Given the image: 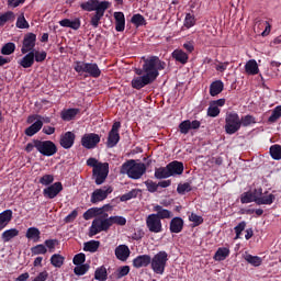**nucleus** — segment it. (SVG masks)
<instances>
[{
	"mask_svg": "<svg viewBox=\"0 0 281 281\" xmlns=\"http://www.w3.org/2000/svg\"><path fill=\"white\" fill-rule=\"evenodd\" d=\"M34 148H36L37 153L43 155V157H54V155L58 153L56 143L52 140L33 139L26 144L24 150L25 153H32Z\"/></svg>",
	"mask_w": 281,
	"mask_h": 281,
	"instance_id": "1",
	"label": "nucleus"
},
{
	"mask_svg": "<svg viewBox=\"0 0 281 281\" xmlns=\"http://www.w3.org/2000/svg\"><path fill=\"white\" fill-rule=\"evenodd\" d=\"M121 175H127L130 179H142L146 175V164L131 159L121 166Z\"/></svg>",
	"mask_w": 281,
	"mask_h": 281,
	"instance_id": "2",
	"label": "nucleus"
},
{
	"mask_svg": "<svg viewBox=\"0 0 281 281\" xmlns=\"http://www.w3.org/2000/svg\"><path fill=\"white\" fill-rule=\"evenodd\" d=\"M166 69V61L159 59L158 56H151L144 60L143 71L147 76H151V80H157L159 78V71Z\"/></svg>",
	"mask_w": 281,
	"mask_h": 281,
	"instance_id": "3",
	"label": "nucleus"
},
{
	"mask_svg": "<svg viewBox=\"0 0 281 281\" xmlns=\"http://www.w3.org/2000/svg\"><path fill=\"white\" fill-rule=\"evenodd\" d=\"M74 69L79 76L87 74L90 78H100L102 70L95 63H87L77 60L74 63Z\"/></svg>",
	"mask_w": 281,
	"mask_h": 281,
	"instance_id": "4",
	"label": "nucleus"
},
{
	"mask_svg": "<svg viewBox=\"0 0 281 281\" xmlns=\"http://www.w3.org/2000/svg\"><path fill=\"white\" fill-rule=\"evenodd\" d=\"M150 265L154 273H157L158 276H164V272L166 271V267L168 265V252H166V250H160L159 252L154 255Z\"/></svg>",
	"mask_w": 281,
	"mask_h": 281,
	"instance_id": "5",
	"label": "nucleus"
},
{
	"mask_svg": "<svg viewBox=\"0 0 281 281\" xmlns=\"http://www.w3.org/2000/svg\"><path fill=\"white\" fill-rule=\"evenodd\" d=\"M240 116L236 112H231L226 114L225 117V133L227 135H234L235 133H238L240 131Z\"/></svg>",
	"mask_w": 281,
	"mask_h": 281,
	"instance_id": "6",
	"label": "nucleus"
},
{
	"mask_svg": "<svg viewBox=\"0 0 281 281\" xmlns=\"http://www.w3.org/2000/svg\"><path fill=\"white\" fill-rule=\"evenodd\" d=\"M109 229H111L110 218L98 217L92 221L89 236H97V234H100V232H109Z\"/></svg>",
	"mask_w": 281,
	"mask_h": 281,
	"instance_id": "7",
	"label": "nucleus"
},
{
	"mask_svg": "<svg viewBox=\"0 0 281 281\" xmlns=\"http://www.w3.org/2000/svg\"><path fill=\"white\" fill-rule=\"evenodd\" d=\"M92 177L97 186H102L109 177V162L99 164V167L92 169Z\"/></svg>",
	"mask_w": 281,
	"mask_h": 281,
	"instance_id": "8",
	"label": "nucleus"
},
{
	"mask_svg": "<svg viewBox=\"0 0 281 281\" xmlns=\"http://www.w3.org/2000/svg\"><path fill=\"white\" fill-rule=\"evenodd\" d=\"M120 128H122V123L120 121H115L112 125L111 131L108 134V148H115V146L120 144Z\"/></svg>",
	"mask_w": 281,
	"mask_h": 281,
	"instance_id": "9",
	"label": "nucleus"
},
{
	"mask_svg": "<svg viewBox=\"0 0 281 281\" xmlns=\"http://www.w3.org/2000/svg\"><path fill=\"white\" fill-rule=\"evenodd\" d=\"M146 225L148 231L151 232V234H160V232H164V225L161 224L159 217L155 215V213L149 214L146 217Z\"/></svg>",
	"mask_w": 281,
	"mask_h": 281,
	"instance_id": "10",
	"label": "nucleus"
},
{
	"mask_svg": "<svg viewBox=\"0 0 281 281\" xmlns=\"http://www.w3.org/2000/svg\"><path fill=\"white\" fill-rule=\"evenodd\" d=\"M155 82L153 80V76L143 75L138 77H134L131 81L132 89H136L137 91L144 89V87H148V85H153Z\"/></svg>",
	"mask_w": 281,
	"mask_h": 281,
	"instance_id": "11",
	"label": "nucleus"
},
{
	"mask_svg": "<svg viewBox=\"0 0 281 281\" xmlns=\"http://www.w3.org/2000/svg\"><path fill=\"white\" fill-rule=\"evenodd\" d=\"M111 5L109 1H100V0H88L80 4V8L85 10V12H98L101 8H106Z\"/></svg>",
	"mask_w": 281,
	"mask_h": 281,
	"instance_id": "12",
	"label": "nucleus"
},
{
	"mask_svg": "<svg viewBox=\"0 0 281 281\" xmlns=\"http://www.w3.org/2000/svg\"><path fill=\"white\" fill-rule=\"evenodd\" d=\"M34 47H36V34L26 33L22 41L21 54H27L30 52H34Z\"/></svg>",
	"mask_w": 281,
	"mask_h": 281,
	"instance_id": "13",
	"label": "nucleus"
},
{
	"mask_svg": "<svg viewBox=\"0 0 281 281\" xmlns=\"http://www.w3.org/2000/svg\"><path fill=\"white\" fill-rule=\"evenodd\" d=\"M99 142H100V136L95 133L85 134L81 137V146H83V148H87V150H91L95 148Z\"/></svg>",
	"mask_w": 281,
	"mask_h": 281,
	"instance_id": "14",
	"label": "nucleus"
},
{
	"mask_svg": "<svg viewBox=\"0 0 281 281\" xmlns=\"http://www.w3.org/2000/svg\"><path fill=\"white\" fill-rule=\"evenodd\" d=\"M74 144H76V133L66 132L61 133L59 136V145L65 150H69V148H74Z\"/></svg>",
	"mask_w": 281,
	"mask_h": 281,
	"instance_id": "15",
	"label": "nucleus"
},
{
	"mask_svg": "<svg viewBox=\"0 0 281 281\" xmlns=\"http://www.w3.org/2000/svg\"><path fill=\"white\" fill-rule=\"evenodd\" d=\"M111 192H113V188L111 187H103L102 189H97L92 192L90 201L93 204L100 203L101 201H104L109 196V194H111Z\"/></svg>",
	"mask_w": 281,
	"mask_h": 281,
	"instance_id": "16",
	"label": "nucleus"
},
{
	"mask_svg": "<svg viewBox=\"0 0 281 281\" xmlns=\"http://www.w3.org/2000/svg\"><path fill=\"white\" fill-rule=\"evenodd\" d=\"M199 128H201V121L198 120H186L179 124V132L181 133V135H188L190 131H199Z\"/></svg>",
	"mask_w": 281,
	"mask_h": 281,
	"instance_id": "17",
	"label": "nucleus"
},
{
	"mask_svg": "<svg viewBox=\"0 0 281 281\" xmlns=\"http://www.w3.org/2000/svg\"><path fill=\"white\" fill-rule=\"evenodd\" d=\"M63 192V182H55L43 190L45 199H56Z\"/></svg>",
	"mask_w": 281,
	"mask_h": 281,
	"instance_id": "18",
	"label": "nucleus"
},
{
	"mask_svg": "<svg viewBox=\"0 0 281 281\" xmlns=\"http://www.w3.org/2000/svg\"><path fill=\"white\" fill-rule=\"evenodd\" d=\"M183 218L176 216L172 217L169 223V232L170 234H181L183 232Z\"/></svg>",
	"mask_w": 281,
	"mask_h": 281,
	"instance_id": "19",
	"label": "nucleus"
},
{
	"mask_svg": "<svg viewBox=\"0 0 281 281\" xmlns=\"http://www.w3.org/2000/svg\"><path fill=\"white\" fill-rule=\"evenodd\" d=\"M114 254L117 260H121V262H126L131 257V248H128L126 245H119L115 248Z\"/></svg>",
	"mask_w": 281,
	"mask_h": 281,
	"instance_id": "20",
	"label": "nucleus"
},
{
	"mask_svg": "<svg viewBox=\"0 0 281 281\" xmlns=\"http://www.w3.org/2000/svg\"><path fill=\"white\" fill-rule=\"evenodd\" d=\"M167 167L169 168V175L171 177H179L183 175L184 166H183V162L181 161L173 160L169 162Z\"/></svg>",
	"mask_w": 281,
	"mask_h": 281,
	"instance_id": "21",
	"label": "nucleus"
},
{
	"mask_svg": "<svg viewBox=\"0 0 281 281\" xmlns=\"http://www.w3.org/2000/svg\"><path fill=\"white\" fill-rule=\"evenodd\" d=\"M151 262L150 255H139L133 259L132 265L134 269H142L144 267H148Z\"/></svg>",
	"mask_w": 281,
	"mask_h": 281,
	"instance_id": "22",
	"label": "nucleus"
},
{
	"mask_svg": "<svg viewBox=\"0 0 281 281\" xmlns=\"http://www.w3.org/2000/svg\"><path fill=\"white\" fill-rule=\"evenodd\" d=\"M106 10H109V5L101 7L91 15L90 25H92V27H98L100 25V21H102V18L104 16V12H106Z\"/></svg>",
	"mask_w": 281,
	"mask_h": 281,
	"instance_id": "23",
	"label": "nucleus"
},
{
	"mask_svg": "<svg viewBox=\"0 0 281 281\" xmlns=\"http://www.w3.org/2000/svg\"><path fill=\"white\" fill-rule=\"evenodd\" d=\"M114 21L116 32H124V30H126V18L124 16V12H114Z\"/></svg>",
	"mask_w": 281,
	"mask_h": 281,
	"instance_id": "24",
	"label": "nucleus"
},
{
	"mask_svg": "<svg viewBox=\"0 0 281 281\" xmlns=\"http://www.w3.org/2000/svg\"><path fill=\"white\" fill-rule=\"evenodd\" d=\"M172 58H175L176 63H180V65H188V60H190V56L188 53L183 52V49H175L171 53Z\"/></svg>",
	"mask_w": 281,
	"mask_h": 281,
	"instance_id": "25",
	"label": "nucleus"
},
{
	"mask_svg": "<svg viewBox=\"0 0 281 281\" xmlns=\"http://www.w3.org/2000/svg\"><path fill=\"white\" fill-rule=\"evenodd\" d=\"M19 66L23 67V69H30V67H34V50L26 53L25 56L22 57L19 61Z\"/></svg>",
	"mask_w": 281,
	"mask_h": 281,
	"instance_id": "26",
	"label": "nucleus"
},
{
	"mask_svg": "<svg viewBox=\"0 0 281 281\" xmlns=\"http://www.w3.org/2000/svg\"><path fill=\"white\" fill-rule=\"evenodd\" d=\"M223 89H225V83L222 80H215L210 85V95L216 98V95L223 93Z\"/></svg>",
	"mask_w": 281,
	"mask_h": 281,
	"instance_id": "27",
	"label": "nucleus"
},
{
	"mask_svg": "<svg viewBox=\"0 0 281 281\" xmlns=\"http://www.w3.org/2000/svg\"><path fill=\"white\" fill-rule=\"evenodd\" d=\"M139 189H133L130 192L123 194L119 198H115L112 200V203H124L126 201H131V199H137V195L139 194Z\"/></svg>",
	"mask_w": 281,
	"mask_h": 281,
	"instance_id": "28",
	"label": "nucleus"
},
{
	"mask_svg": "<svg viewBox=\"0 0 281 281\" xmlns=\"http://www.w3.org/2000/svg\"><path fill=\"white\" fill-rule=\"evenodd\" d=\"M60 27H70V30H80V25H82V22L80 21V18H76L75 20L64 19L59 21Z\"/></svg>",
	"mask_w": 281,
	"mask_h": 281,
	"instance_id": "29",
	"label": "nucleus"
},
{
	"mask_svg": "<svg viewBox=\"0 0 281 281\" xmlns=\"http://www.w3.org/2000/svg\"><path fill=\"white\" fill-rule=\"evenodd\" d=\"M78 113H80V109L70 108L61 111L60 117L64 120V122H71V120H76V115H78Z\"/></svg>",
	"mask_w": 281,
	"mask_h": 281,
	"instance_id": "30",
	"label": "nucleus"
},
{
	"mask_svg": "<svg viewBox=\"0 0 281 281\" xmlns=\"http://www.w3.org/2000/svg\"><path fill=\"white\" fill-rule=\"evenodd\" d=\"M154 212H157V213H154V214L160 221H164L165 218H172V212L169 211L168 209H164V206H161L159 204L154 206Z\"/></svg>",
	"mask_w": 281,
	"mask_h": 281,
	"instance_id": "31",
	"label": "nucleus"
},
{
	"mask_svg": "<svg viewBox=\"0 0 281 281\" xmlns=\"http://www.w3.org/2000/svg\"><path fill=\"white\" fill-rule=\"evenodd\" d=\"M41 128H43V121L37 120L24 131V134L27 137H34V135H36V133H38Z\"/></svg>",
	"mask_w": 281,
	"mask_h": 281,
	"instance_id": "32",
	"label": "nucleus"
},
{
	"mask_svg": "<svg viewBox=\"0 0 281 281\" xmlns=\"http://www.w3.org/2000/svg\"><path fill=\"white\" fill-rule=\"evenodd\" d=\"M10 221H12V210H5L0 213V232L8 227Z\"/></svg>",
	"mask_w": 281,
	"mask_h": 281,
	"instance_id": "33",
	"label": "nucleus"
},
{
	"mask_svg": "<svg viewBox=\"0 0 281 281\" xmlns=\"http://www.w3.org/2000/svg\"><path fill=\"white\" fill-rule=\"evenodd\" d=\"M229 254L231 250L227 247H220L215 255H214V260H216V262H223V260H227V258H229Z\"/></svg>",
	"mask_w": 281,
	"mask_h": 281,
	"instance_id": "34",
	"label": "nucleus"
},
{
	"mask_svg": "<svg viewBox=\"0 0 281 281\" xmlns=\"http://www.w3.org/2000/svg\"><path fill=\"white\" fill-rule=\"evenodd\" d=\"M245 71L248 76H257V74H259L260 69L258 68L256 59H250L246 63Z\"/></svg>",
	"mask_w": 281,
	"mask_h": 281,
	"instance_id": "35",
	"label": "nucleus"
},
{
	"mask_svg": "<svg viewBox=\"0 0 281 281\" xmlns=\"http://www.w3.org/2000/svg\"><path fill=\"white\" fill-rule=\"evenodd\" d=\"M25 236L26 238H29V240H34V243H38L41 240V231L36 227H30L27 228Z\"/></svg>",
	"mask_w": 281,
	"mask_h": 281,
	"instance_id": "36",
	"label": "nucleus"
},
{
	"mask_svg": "<svg viewBox=\"0 0 281 281\" xmlns=\"http://www.w3.org/2000/svg\"><path fill=\"white\" fill-rule=\"evenodd\" d=\"M244 260H246L248 265H251V267H260V265H262V258L259 256H252L248 252L244 255Z\"/></svg>",
	"mask_w": 281,
	"mask_h": 281,
	"instance_id": "37",
	"label": "nucleus"
},
{
	"mask_svg": "<svg viewBox=\"0 0 281 281\" xmlns=\"http://www.w3.org/2000/svg\"><path fill=\"white\" fill-rule=\"evenodd\" d=\"M94 280L106 281L109 280V272H106V267L101 266L94 271Z\"/></svg>",
	"mask_w": 281,
	"mask_h": 281,
	"instance_id": "38",
	"label": "nucleus"
},
{
	"mask_svg": "<svg viewBox=\"0 0 281 281\" xmlns=\"http://www.w3.org/2000/svg\"><path fill=\"white\" fill-rule=\"evenodd\" d=\"M154 177L156 179H169V177H171V176H170L168 165L166 167L156 168Z\"/></svg>",
	"mask_w": 281,
	"mask_h": 281,
	"instance_id": "39",
	"label": "nucleus"
},
{
	"mask_svg": "<svg viewBox=\"0 0 281 281\" xmlns=\"http://www.w3.org/2000/svg\"><path fill=\"white\" fill-rule=\"evenodd\" d=\"M16 236H19V229L10 228L2 233L1 238L3 243H10V240H12V238H16Z\"/></svg>",
	"mask_w": 281,
	"mask_h": 281,
	"instance_id": "40",
	"label": "nucleus"
},
{
	"mask_svg": "<svg viewBox=\"0 0 281 281\" xmlns=\"http://www.w3.org/2000/svg\"><path fill=\"white\" fill-rule=\"evenodd\" d=\"M14 52H16V44L12 42L4 44L0 49V54H2V56H12Z\"/></svg>",
	"mask_w": 281,
	"mask_h": 281,
	"instance_id": "41",
	"label": "nucleus"
},
{
	"mask_svg": "<svg viewBox=\"0 0 281 281\" xmlns=\"http://www.w3.org/2000/svg\"><path fill=\"white\" fill-rule=\"evenodd\" d=\"M100 249V241L90 240L83 244V251H90V254H95Z\"/></svg>",
	"mask_w": 281,
	"mask_h": 281,
	"instance_id": "42",
	"label": "nucleus"
},
{
	"mask_svg": "<svg viewBox=\"0 0 281 281\" xmlns=\"http://www.w3.org/2000/svg\"><path fill=\"white\" fill-rule=\"evenodd\" d=\"M273 201H276V195H273V193L268 195L261 194V198L257 199V205H271L273 204Z\"/></svg>",
	"mask_w": 281,
	"mask_h": 281,
	"instance_id": "43",
	"label": "nucleus"
},
{
	"mask_svg": "<svg viewBox=\"0 0 281 281\" xmlns=\"http://www.w3.org/2000/svg\"><path fill=\"white\" fill-rule=\"evenodd\" d=\"M16 19V15H14V12L7 11L3 14H0V27H3L8 21H14Z\"/></svg>",
	"mask_w": 281,
	"mask_h": 281,
	"instance_id": "44",
	"label": "nucleus"
},
{
	"mask_svg": "<svg viewBox=\"0 0 281 281\" xmlns=\"http://www.w3.org/2000/svg\"><path fill=\"white\" fill-rule=\"evenodd\" d=\"M131 23H133L135 27H142V25H146V18L139 13H136L132 16Z\"/></svg>",
	"mask_w": 281,
	"mask_h": 281,
	"instance_id": "45",
	"label": "nucleus"
},
{
	"mask_svg": "<svg viewBox=\"0 0 281 281\" xmlns=\"http://www.w3.org/2000/svg\"><path fill=\"white\" fill-rule=\"evenodd\" d=\"M32 256H45L47 254V247L43 244H38L31 248Z\"/></svg>",
	"mask_w": 281,
	"mask_h": 281,
	"instance_id": "46",
	"label": "nucleus"
},
{
	"mask_svg": "<svg viewBox=\"0 0 281 281\" xmlns=\"http://www.w3.org/2000/svg\"><path fill=\"white\" fill-rule=\"evenodd\" d=\"M50 265H53V267H57L58 269H60V267L65 265V257L58 254L53 255L50 257Z\"/></svg>",
	"mask_w": 281,
	"mask_h": 281,
	"instance_id": "47",
	"label": "nucleus"
},
{
	"mask_svg": "<svg viewBox=\"0 0 281 281\" xmlns=\"http://www.w3.org/2000/svg\"><path fill=\"white\" fill-rule=\"evenodd\" d=\"M270 156L272 157V159H274L276 161H280L281 159V146L276 144L272 145L270 147Z\"/></svg>",
	"mask_w": 281,
	"mask_h": 281,
	"instance_id": "48",
	"label": "nucleus"
},
{
	"mask_svg": "<svg viewBox=\"0 0 281 281\" xmlns=\"http://www.w3.org/2000/svg\"><path fill=\"white\" fill-rule=\"evenodd\" d=\"M109 218H110L111 227L113 225H120L121 227H124V225H126V217L124 216L116 215V216H110Z\"/></svg>",
	"mask_w": 281,
	"mask_h": 281,
	"instance_id": "49",
	"label": "nucleus"
},
{
	"mask_svg": "<svg viewBox=\"0 0 281 281\" xmlns=\"http://www.w3.org/2000/svg\"><path fill=\"white\" fill-rule=\"evenodd\" d=\"M239 120H240L241 126H244V127L251 126V124H256V116H254L251 114L241 116Z\"/></svg>",
	"mask_w": 281,
	"mask_h": 281,
	"instance_id": "50",
	"label": "nucleus"
},
{
	"mask_svg": "<svg viewBox=\"0 0 281 281\" xmlns=\"http://www.w3.org/2000/svg\"><path fill=\"white\" fill-rule=\"evenodd\" d=\"M89 269H91V266L89 263H81V265L75 267L74 273L76 276H85V273H87V271H89Z\"/></svg>",
	"mask_w": 281,
	"mask_h": 281,
	"instance_id": "51",
	"label": "nucleus"
},
{
	"mask_svg": "<svg viewBox=\"0 0 281 281\" xmlns=\"http://www.w3.org/2000/svg\"><path fill=\"white\" fill-rule=\"evenodd\" d=\"M280 117H281V105H278L273 109L272 114L268 119V122H270V124H273L277 121H279Z\"/></svg>",
	"mask_w": 281,
	"mask_h": 281,
	"instance_id": "52",
	"label": "nucleus"
},
{
	"mask_svg": "<svg viewBox=\"0 0 281 281\" xmlns=\"http://www.w3.org/2000/svg\"><path fill=\"white\" fill-rule=\"evenodd\" d=\"M196 25V18H194V14L187 13L184 18V27L190 30V27H194Z\"/></svg>",
	"mask_w": 281,
	"mask_h": 281,
	"instance_id": "53",
	"label": "nucleus"
},
{
	"mask_svg": "<svg viewBox=\"0 0 281 281\" xmlns=\"http://www.w3.org/2000/svg\"><path fill=\"white\" fill-rule=\"evenodd\" d=\"M15 26L19 27V30H27L30 27V23L25 20V15H23V13L19 15Z\"/></svg>",
	"mask_w": 281,
	"mask_h": 281,
	"instance_id": "54",
	"label": "nucleus"
},
{
	"mask_svg": "<svg viewBox=\"0 0 281 281\" xmlns=\"http://www.w3.org/2000/svg\"><path fill=\"white\" fill-rule=\"evenodd\" d=\"M240 203H256V199L254 198L251 191L244 192L240 196Z\"/></svg>",
	"mask_w": 281,
	"mask_h": 281,
	"instance_id": "55",
	"label": "nucleus"
},
{
	"mask_svg": "<svg viewBox=\"0 0 281 281\" xmlns=\"http://www.w3.org/2000/svg\"><path fill=\"white\" fill-rule=\"evenodd\" d=\"M33 54H34L35 63H45V59L47 58V52L45 50L38 52L35 49L33 50Z\"/></svg>",
	"mask_w": 281,
	"mask_h": 281,
	"instance_id": "56",
	"label": "nucleus"
},
{
	"mask_svg": "<svg viewBox=\"0 0 281 281\" xmlns=\"http://www.w3.org/2000/svg\"><path fill=\"white\" fill-rule=\"evenodd\" d=\"M86 260H87V255H85V252H79L75 255L72 262L76 267H78L79 265H85Z\"/></svg>",
	"mask_w": 281,
	"mask_h": 281,
	"instance_id": "57",
	"label": "nucleus"
},
{
	"mask_svg": "<svg viewBox=\"0 0 281 281\" xmlns=\"http://www.w3.org/2000/svg\"><path fill=\"white\" fill-rule=\"evenodd\" d=\"M177 192L178 194H186V192H192V187L190 186V182L178 184Z\"/></svg>",
	"mask_w": 281,
	"mask_h": 281,
	"instance_id": "58",
	"label": "nucleus"
},
{
	"mask_svg": "<svg viewBox=\"0 0 281 281\" xmlns=\"http://www.w3.org/2000/svg\"><path fill=\"white\" fill-rule=\"evenodd\" d=\"M207 115L209 117H218V115H221V109L210 103V106L207 108Z\"/></svg>",
	"mask_w": 281,
	"mask_h": 281,
	"instance_id": "59",
	"label": "nucleus"
},
{
	"mask_svg": "<svg viewBox=\"0 0 281 281\" xmlns=\"http://www.w3.org/2000/svg\"><path fill=\"white\" fill-rule=\"evenodd\" d=\"M127 273H131V267L122 266L116 270V278L120 280L121 278L126 277Z\"/></svg>",
	"mask_w": 281,
	"mask_h": 281,
	"instance_id": "60",
	"label": "nucleus"
},
{
	"mask_svg": "<svg viewBox=\"0 0 281 281\" xmlns=\"http://www.w3.org/2000/svg\"><path fill=\"white\" fill-rule=\"evenodd\" d=\"M56 245H58V239H46L44 241V246L50 254L54 252V249H56Z\"/></svg>",
	"mask_w": 281,
	"mask_h": 281,
	"instance_id": "61",
	"label": "nucleus"
},
{
	"mask_svg": "<svg viewBox=\"0 0 281 281\" xmlns=\"http://www.w3.org/2000/svg\"><path fill=\"white\" fill-rule=\"evenodd\" d=\"M189 221L194 224V227H199V225H202L203 223V217L201 215H196L195 213H191Z\"/></svg>",
	"mask_w": 281,
	"mask_h": 281,
	"instance_id": "62",
	"label": "nucleus"
},
{
	"mask_svg": "<svg viewBox=\"0 0 281 281\" xmlns=\"http://www.w3.org/2000/svg\"><path fill=\"white\" fill-rule=\"evenodd\" d=\"M40 183L42 186H52V183H54V176L53 175H44L42 178H40Z\"/></svg>",
	"mask_w": 281,
	"mask_h": 281,
	"instance_id": "63",
	"label": "nucleus"
},
{
	"mask_svg": "<svg viewBox=\"0 0 281 281\" xmlns=\"http://www.w3.org/2000/svg\"><path fill=\"white\" fill-rule=\"evenodd\" d=\"M145 186H146L147 190L151 193L157 192V190L159 188V184L153 180L145 181Z\"/></svg>",
	"mask_w": 281,
	"mask_h": 281,
	"instance_id": "64",
	"label": "nucleus"
}]
</instances>
